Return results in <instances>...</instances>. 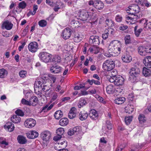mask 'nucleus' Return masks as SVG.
<instances>
[{"label": "nucleus", "instance_id": "nucleus-1", "mask_svg": "<svg viewBox=\"0 0 151 151\" xmlns=\"http://www.w3.org/2000/svg\"><path fill=\"white\" fill-rule=\"evenodd\" d=\"M128 10L130 12L129 13L128 12V13L132 14V16H128L127 17H126L127 20L131 19L134 20L135 19H138L142 16L140 14H137L138 13L140 12V8L137 4H134L132 5L129 7Z\"/></svg>", "mask_w": 151, "mask_h": 151}, {"label": "nucleus", "instance_id": "nucleus-2", "mask_svg": "<svg viewBox=\"0 0 151 151\" xmlns=\"http://www.w3.org/2000/svg\"><path fill=\"white\" fill-rule=\"evenodd\" d=\"M140 69L136 67L132 68L129 72V81L132 83L136 81L140 73Z\"/></svg>", "mask_w": 151, "mask_h": 151}, {"label": "nucleus", "instance_id": "nucleus-3", "mask_svg": "<svg viewBox=\"0 0 151 151\" xmlns=\"http://www.w3.org/2000/svg\"><path fill=\"white\" fill-rule=\"evenodd\" d=\"M115 67L114 62L111 59L106 60L103 63V68L107 71H110Z\"/></svg>", "mask_w": 151, "mask_h": 151}, {"label": "nucleus", "instance_id": "nucleus-4", "mask_svg": "<svg viewBox=\"0 0 151 151\" xmlns=\"http://www.w3.org/2000/svg\"><path fill=\"white\" fill-rule=\"evenodd\" d=\"M110 78L109 79V82L114 83V84L116 86H121L124 83V79L120 76L118 75L116 77H114L113 78Z\"/></svg>", "mask_w": 151, "mask_h": 151}, {"label": "nucleus", "instance_id": "nucleus-5", "mask_svg": "<svg viewBox=\"0 0 151 151\" xmlns=\"http://www.w3.org/2000/svg\"><path fill=\"white\" fill-rule=\"evenodd\" d=\"M40 58L43 62L47 63L51 62L52 55L45 52H41L39 54Z\"/></svg>", "mask_w": 151, "mask_h": 151}, {"label": "nucleus", "instance_id": "nucleus-6", "mask_svg": "<svg viewBox=\"0 0 151 151\" xmlns=\"http://www.w3.org/2000/svg\"><path fill=\"white\" fill-rule=\"evenodd\" d=\"M90 44H93L94 46H97L100 43L99 37L98 36H91L89 40Z\"/></svg>", "mask_w": 151, "mask_h": 151}, {"label": "nucleus", "instance_id": "nucleus-7", "mask_svg": "<svg viewBox=\"0 0 151 151\" xmlns=\"http://www.w3.org/2000/svg\"><path fill=\"white\" fill-rule=\"evenodd\" d=\"M36 124V122L33 119H27L25 122V126L27 128H32L34 127Z\"/></svg>", "mask_w": 151, "mask_h": 151}, {"label": "nucleus", "instance_id": "nucleus-8", "mask_svg": "<svg viewBox=\"0 0 151 151\" xmlns=\"http://www.w3.org/2000/svg\"><path fill=\"white\" fill-rule=\"evenodd\" d=\"M28 48L30 51L35 52L38 49V44L35 42H31L29 44Z\"/></svg>", "mask_w": 151, "mask_h": 151}, {"label": "nucleus", "instance_id": "nucleus-9", "mask_svg": "<svg viewBox=\"0 0 151 151\" xmlns=\"http://www.w3.org/2000/svg\"><path fill=\"white\" fill-rule=\"evenodd\" d=\"M111 44V46L114 48L116 50L120 52L122 47L120 42L118 40H115Z\"/></svg>", "mask_w": 151, "mask_h": 151}, {"label": "nucleus", "instance_id": "nucleus-10", "mask_svg": "<svg viewBox=\"0 0 151 151\" xmlns=\"http://www.w3.org/2000/svg\"><path fill=\"white\" fill-rule=\"evenodd\" d=\"M80 17L82 21H86L90 17L89 13L85 10L81 11L80 13Z\"/></svg>", "mask_w": 151, "mask_h": 151}, {"label": "nucleus", "instance_id": "nucleus-11", "mask_svg": "<svg viewBox=\"0 0 151 151\" xmlns=\"http://www.w3.org/2000/svg\"><path fill=\"white\" fill-rule=\"evenodd\" d=\"M26 136L29 139H32L37 138L38 136V132L35 131L31 130L26 133Z\"/></svg>", "mask_w": 151, "mask_h": 151}, {"label": "nucleus", "instance_id": "nucleus-12", "mask_svg": "<svg viewBox=\"0 0 151 151\" xmlns=\"http://www.w3.org/2000/svg\"><path fill=\"white\" fill-rule=\"evenodd\" d=\"M88 116L93 120H96L98 119V114L97 111L94 109L91 110L89 112Z\"/></svg>", "mask_w": 151, "mask_h": 151}, {"label": "nucleus", "instance_id": "nucleus-13", "mask_svg": "<svg viewBox=\"0 0 151 151\" xmlns=\"http://www.w3.org/2000/svg\"><path fill=\"white\" fill-rule=\"evenodd\" d=\"M140 23L144 24V27L147 30L150 29L151 31V22H149L146 19H141L140 21Z\"/></svg>", "mask_w": 151, "mask_h": 151}, {"label": "nucleus", "instance_id": "nucleus-14", "mask_svg": "<svg viewBox=\"0 0 151 151\" xmlns=\"http://www.w3.org/2000/svg\"><path fill=\"white\" fill-rule=\"evenodd\" d=\"M71 34L70 29L68 28H66L64 30L62 33L63 37L65 40L67 39L70 37Z\"/></svg>", "mask_w": 151, "mask_h": 151}, {"label": "nucleus", "instance_id": "nucleus-15", "mask_svg": "<svg viewBox=\"0 0 151 151\" xmlns=\"http://www.w3.org/2000/svg\"><path fill=\"white\" fill-rule=\"evenodd\" d=\"M41 136L43 140L47 141L50 139L51 134L50 132L47 131L42 132Z\"/></svg>", "mask_w": 151, "mask_h": 151}, {"label": "nucleus", "instance_id": "nucleus-16", "mask_svg": "<svg viewBox=\"0 0 151 151\" xmlns=\"http://www.w3.org/2000/svg\"><path fill=\"white\" fill-rule=\"evenodd\" d=\"M139 54L142 56H145L149 52L147 51L146 48L142 46H139L137 49Z\"/></svg>", "mask_w": 151, "mask_h": 151}, {"label": "nucleus", "instance_id": "nucleus-17", "mask_svg": "<svg viewBox=\"0 0 151 151\" xmlns=\"http://www.w3.org/2000/svg\"><path fill=\"white\" fill-rule=\"evenodd\" d=\"M63 69V68L58 66H53L50 68V71L52 73H60Z\"/></svg>", "mask_w": 151, "mask_h": 151}, {"label": "nucleus", "instance_id": "nucleus-18", "mask_svg": "<svg viewBox=\"0 0 151 151\" xmlns=\"http://www.w3.org/2000/svg\"><path fill=\"white\" fill-rule=\"evenodd\" d=\"M122 60L124 62L129 63L132 60V58L128 53H126L122 55Z\"/></svg>", "mask_w": 151, "mask_h": 151}, {"label": "nucleus", "instance_id": "nucleus-19", "mask_svg": "<svg viewBox=\"0 0 151 151\" xmlns=\"http://www.w3.org/2000/svg\"><path fill=\"white\" fill-rule=\"evenodd\" d=\"M143 62L145 66L148 68H151V57L148 56L145 57Z\"/></svg>", "mask_w": 151, "mask_h": 151}, {"label": "nucleus", "instance_id": "nucleus-20", "mask_svg": "<svg viewBox=\"0 0 151 151\" xmlns=\"http://www.w3.org/2000/svg\"><path fill=\"white\" fill-rule=\"evenodd\" d=\"M35 93L39 95L40 97H42L44 95L42 94L43 91L42 86L34 87Z\"/></svg>", "mask_w": 151, "mask_h": 151}, {"label": "nucleus", "instance_id": "nucleus-21", "mask_svg": "<svg viewBox=\"0 0 151 151\" xmlns=\"http://www.w3.org/2000/svg\"><path fill=\"white\" fill-rule=\"evenodd\" d=\"M94 3V7L97 9L101 10L104 7V4L101 1L96 0Z\"/></svg>", "mask_w": 151, "mask_h": 151}, {"label": "nucleus", "instance_id": "nucleus-22", "mask_svg": "<svg viewBox=\"0 0 151 151\" xmlns=\"http://www.w3.org/2000/svg\"><path fill=\"white\" fill-rule=\"evenodd\" d=\"M76 116V109L75 107H72L69 111L68 116L70 119H73L75 118Z\"/></svg>", "mask_w": 151, "mask_h": 151}, {"label": "nucleus", "instance_id": "nucleus-23", "mask_svg": "<svg viewBox=\"0 0 151 151\" xmlns=\"http://www.w3.org/2000/svg\"><path fill=\"white\" fill-rule=\"evenodd\" d=\"M38 99L35 96H32L29 99L30 106L32 105L35 106L37 104Z\"/></svg>", "mask_w": 151, "mask_h": 151}, {"label": "nucleus", "instance_id": "nucleus-24", "mask_svg": "<svg viewBox=\"0 0 151 151\" xmlns=\"http://www.w3.org/2000/svg\"><path fill=\"white\" fill-rule=\"evenodd\" d=\"M109 48V53H111V55L113 56H117L120 53V52H117L114 48L111 46V44L110 45Z\"/></svg>", "mask_w": 151, "mask_h": 151}, {"label": "nucleus", "instance_id": "nucleus-25", "mask_svg": "<svg viewBox=\"0 0 151 151\" xmlns=\"http://www.w3.org/2000/svg\"><path fill=\"white\" fill-rule=\"evenodd\" d=\"M5 128L8 130L9 132L13 131L14 129V125L12 123L9 122L4 126Z\"/></svg>", "mask_w": 151, "mask_h": 151}, {"label": "nucleus", "instance_id": "nucleus-26", "mask_svg": "<svg viewBox=\"0 0 151 151\" xmlns=\"http://www.w3.org/2000/svg\"><path fill=\"white\" fill-rule=\"evenodd\" d=\"M88 113L85 111H81L79 113V119L82 121L85 120L88 116Z\"/></svg>", "mask_w": 151, "mask_h": 151}, {"label": "nucleus", "instance_id": "nucleus-27", "mask_svg": "<svg viewBox=\"0 0 151 151\" xmlns=\"http://www.w3.org/2000/svg\"><path fill=\"white\" fill-rule=\"evenodd\" d=\"M11 121L14 123H18L21 120L20 117L16 115H14L11 118Z\"/></svg>", "mask_w": 151, "mask_h": 151}, {"label": "nucleus", "instance_id": "nucleus-28", "mask_svg": "<svg viewBox=\"0 0 151 151\" xmlns=\"http://www.w3.org/2000/svg\"><path fill=\"white\" fill-rule=\"evenodd\" d=\"M17 139L18 142L22 144H25L27 142V140L25 137L23 136L19 135L18 136Z\"/></svg>", "mask_w": 151, "mask_h": 151}, {"label": "nucleus", "instance_id": "nucleus-29", "mask_svg": "<svg viewBox=\"0 0 151 151\" xmlns=\"http://www.w3.org/2000/svg\"><path fill=\"white\" fill-rule=\"evenodd\" d=\"M3 26L6 29L9 30L11 29L12 28L13 24L10 22L6 21L3 23Z\"/></svg>", "mask_w": 151, "mask_h": 151}, {"label": "nucleus", "instance_id": "nucleus-30", "mask_svg": "<svg viewBox=\"0 0 151 151\" xmlns=\"http://www.w3.org/2000/svg\"><path fill=\"white\" fill-rule=\"evenodd\" d=\"M110 73H111V76H108L107 77V78L108 80L109 81V79L110 78H113L114 77H116L117 74V71L115 69H113L111 70Z\"/></svg>", "mask_w": 151, "mask_h": 151}, {"label": "nucleus", "instance_id": "nucleus-31", "mask_svg": "<svg viewBox=\"0 0 151 151\" xmlns=\"http://www.w3.org/2000/svg\"><path fill=\"white\" fill-rule=\"evenodd\" d=\"M142 73L145 77H148L151 74V71L150 69L144 67L143 68Z\"/></svg>", "mask_w": 151, "mask_h": 151}, {"label": "nucleus", "instance_id": "nucleus-32", "mask_svg": "<svg viewBox=\"0 0 151 151\" xmlns=\"http://www.w3.org/2000/svg\"><path fill=\"white\" fill-rule=\"evenodd\" d=\"M106 91L109 94H112L114 92L115 89L112 85H110L107 87Z\"/></svg>", "mask_w": 151, "mask_h": 151}, {"label": "nucleus", "instance_id": "nucleus-33", "mask_svg": "<svg viewBox=\"0 0 151 151\" xmlns=\"http://www.w3.org/2000/svg\"><path fill=\"white\" fill-rule=\"evenodd\" d=\"M68 123V120L66 118L61 119L59 122V124L61 126H65L67 125Z\"/></svg>", "mask_w": 151, "mask_h": 151}, {"label": "nucleus", "instance_id": "nucleus-34", "mask_svg": "<svg viewBox=\"0 0 151 151\" xmlns=\"http://www.w3.org/2000/svg\"><path fill=\"white\" fill-rule=\"evenodd\" d=\"M125 101V99L123 97H119L116 99L114 100L115 104H122Z\"/></svg>", "mask_w": 151, "mask_h": 151}, {"label": "nucleus", "instance_id": "nucleus-35", "mask_svg": "<svg viewBox=\"0 0 151 151\" xmlns=\"http://www.w3.org/2000/svg\"><path fill=\"white\" fill-rule=\"evenodd\" d=\"M8 74L7 71L4 68L0 69V78H4L6 77Z\"/></svg>", "mask_w": 151, "mask_h": 151}, {"label": "nucleus", "instance_id": "nucleus-36", "mask_svg": "<svg viewBox=\"0 0 151 151\" xmlns=\"http://www.w3.org/2000/svg\"><path fill=\"white\" fill-rule=\"evenodd\" d=\"M105 31H106V32L107 33L109 36L111 37L114 35L115 33L114 29L111 28H108L106 29Z\"/></svg>", "mask_w": 151, "mask_h": 151}, {"label": "nucleus", "instance_id": "nucleus-37", "mask_svg": "<svg viewBox=\"0 0 151 151\" xmlns=\"http://www.w3.org/2000/svg\"><path fill=\"white\" fill-rule=\"evenodd\" d=\"M125 112L127 113H131L134 111V109L130 105H128L125 108Z\"/></svg>", "mask_w": 151, "mask_h": 151}, {"label": "nucleus", "instance_id": "nucleus-38", "mask_svg": "<svg viewBox=\"0 0 151 151\" xmlns=\"http://www.w3.org/2000/svg\"><path fill=\"white\" fill-rule=\"evenodd\" d=\"M63 115L62 112L60 110H58L55 113L54 117L57 119H59L60 118L62 117Z\"/></svg>", "mask_w": 151, "mask_h": 151}, {"label": "nucleus", "instance_id": "nucleus-39", "mask_svg": "<svg viewBox=\"0 0 151 151\" xmlns=\"http://www.w3.org/2000/svg\"><path fill=\"white\" fill-rule=\"evenodd\" d=\"M89 51L95 54H97L99 52V48L97 46H93V47L89 48Z\"/></svg>", "mask_w": 151, "mask_h": 151}, {"label": "nucleus", "instance_id": "nucleus-40", "mask_svg": "<svg viewBox=\"0 0 151 151\" xmlns=\"http://www.w3.org/2000/svg\"><path fill=\"white\" fill-rule=\"evenodd\" d=\"M86 104V101L83 99L81 98L79 100L78 106L79 108H81L85 106Z\"/></svg>", "mask_w": 151, "mask_h": 151}, {"label": "nucleus", "instance_id": "nucleus-41", "mask_svg": "<svg viewBox=\"0 0 151 151\" xmlns=\"http://www.w3.org/2000/svg\"><path fill=\"white\" fill-rule=\"evenodd\" d=\"M105 23L109 27H113L114 25V22L110 19H106L105 21Z\"/></svg>", "mask_w": 151, "mask_h": 151}, {"label": "nucleus", "instance_id": "nucleus-42", "mask_svg": "<svg viewBox=\"0 0 151 151\" xmlns=\"http://www.w3.org/2000/svg\"><path fill=\"white\" fill-rule=\"evenodd\" d=\"M74 41L76 42H79L82 40V37L80 36L79 34L76 33L74 36Z\"/></svg>", "mask_w": 151, "mask_h": 151}, {"label": "nucleus", "instance_id": "nucleus-43", "mask_svg": "<svg viewBox=\"0 0 151 151\" xmlns=\"http://www.w3.org/2000/svg\"><path fill=\"white\" fill-rule=\"evenodd\" d=\"M137 26H135L134 28V31L135 35L137 37H138L139 36L140 33L142 31L143 29H142L140 28L137 29Z\"/></svg>", "mask_w": 151, "mask_h": 151}, {"label": "nucleus", "instance_id": "nucleus-44", "mask_svg": "<svg viewBox=\"0 0 151 151\" xmlns=\"http://www.w3.org/2000/svg\"><path fill=\"white\" fill-rule=\"evenodd\" d=\"M139 122L141 123L145 122L146 121V119L145 116L142 114H140L138 117Z\"/></svg>", "mask_w": 151, "mask_h": 151}, {"label": "nucleus", "instance_id": "nucleus-45", "mask_svg": "<svg viewBox=\"0 0 151 151\" xmlns=\"http://www.w3.org/2000/svg\"><path fill=\"white\" fill-rule=\"evenodd\" d=\"M61 61L60 57L56 55L51 60V62H53L55 63H60Z\"/></svg>", "mask_w": 151, "mask_h": 151}, {"label": "nucleus", "instance_id": "nucleus-46", "mask_svg": "<svg viewBox=\"0 0 151 151\" xmlns=\"http://www.w3.org/2000/svg\"><path fill=\"white\" fill-rule=\"evenodd\" d=\"M43 83L39 79H37L36 80L34 84V87L42 86Z\"/></svg>", "mask_w": 151, "mask_h": 151}, {"label": "nucleus", "instance_id": "nucleus-47", "mask_svg": "<svg viewBox=\"0 0 151 151\" xmlns=\"http://www.w3.org/2000/svg\"><path fill=\"white\" fill-rule=\"evenodd\" d=\"M72 129L73 130V132L74 134H78L79 133V132L81 131V129L80 128V127L78 126L75 127L73 129Z\"/></svg>", "mask_w": 151, "mask_h": 151}, {"label": "nucleus", "instance_id": "nucleus-48", "mask_svg": "<svg viewBox=\"0 0 151 151\" xmlns=\"http://www.w3.org/2000/svg\"><path fill=\"white\" fill-rule=\"evenodd\" d=\"M26 3L24 1H23L19 3L18 7L19 9H23L26 7Z\"/></svg>", "mask_w": 151, "mask_h": 151}, {"label": "nucleus", "instance_id": "nucleus-49", "mask_svg": "<svg viewBox=\"0 0 151 151\" xmlns=\"http://www.w3.org/2000/svg\"><path fill=\"white\" fill-rule=\"evenodd\" d=\"M64 132V130L63 128L61 127L57 129L56 130V133L57 135H59L61 136Z\"/></svg>", "mask_w": 151, "mask_h": 151}, {"label": "nucleus", "instance_id": "nucleus-50", "mask_svg": "<svg viewBox=\"0 0 151 151\" xmlns=\"http://www.w3.org/2000/svg\"><path fill=\"white\" fill-rule=\"evenodd\" d=\"M42 88L43 91L44 92L49 91L50 89V87L48 85L44 83H43V85L42 86Z\"/></svg>", "mask_w": 151, "mask_h": 151}, {"label": "nucleus", "instance_id": "nucleus-51", "mask_svg": "<svg viewBox=\"0 0 151 151\" xmlns=\"http://www.w3.org/2000/svg\"><path fill=\"white\" fill-rule=\"evenodd\" d=\"M58 2H56V4L55 5V8H54V10L55 12H57L58 10L60 9L59 6L61 5L63 6L64 5V4L61 2H60L58 3Z\"/></svg>", "mask_w": 151, "mask_h": 151}, {"label": "nucleus", "instance_id": "nucleus-52", "mask_svg": "<svg viewBox=\"0 0 151 151\" xmlns=\"http://www.w3.org/2000/svg\"><path fill=\"white\" fill-rule=\"evenodd\" d=\"M132 116L127 117L125 118V121L126 124L128 125L132 121Z\"/></svg>", "mask_w": 151, "mask_h": 151}, {"label": "nucleus", "instance_id": "nucleus-53", "mask_svg": "<svg viewBox=\"0 0 151 151\" xmlns=\"http://www.w3.org/2000/svg\"><path fill=\"white\" fill-rule=\"evenodd\" d=\"M15 113L19 116H23L24 115L23 111L21 110L18 109L15 111Z\"/></svg>", "mask_w": 151, "mask_h": 151}, {"label": "nucleus", "instance_id": "nucleus-54", "mask_svg": "<svg viewBox=\"0 0 151 151\" xmlns=\"http://www.w3.org/2000/svg\"><path fill=\"white\" fill-rule=\"evenodd\" d=\"M39 26L41 27H44L47 24V22L46 21L42 20L39 22H38Z\"/></svg>", "mask_w": 151, "mask_h": 151}, {"label": "nucleus", "instance_id": "nucleus-55", "mask_svg": "<svg viewBox=\"0 0 151 151\" xmlns=\"http://www.w3.org/2000/svg\"><path fill=\"white\" fill-rule=\"evenodd\" d=\"M21 103L23 105L30 106L29 101H28L24 99L23 98L22 99Z\"/></svg>", "mask_w": 151, "mask_h": 151}, {"label": "nucleus", "instance_id": "nucleus-56", "mask_svg": "<svg viewBox=\"0 0 151 151\" xmlns=\"http://www.w3.org/2000/svg\"><path fill=\"white\" fill-rule=\"evenodd\" d=\"M124 40L126 44H129L131 43L130 37L129 35H127L124 37Z\"/></svg>", "mask_w": 151, "mask_h": 151}, {"label": "nucleus", "instance_id": "nucleus-57", "mask_svg": "<svg viewBox=\"0 0 151 151\" xmlns=\"http://www.w3.org/2000/svg\"><path fill=\"white\" fill-rule=\"evenodd\" d=\"M27 72L24 70H22L19 73V75L20 77L22 78H24L26 76Z\"/></svg>", "mask_w": 151, "mask_h": 151}, {"label": "nucleus", "instance_id": "nucleus-58", "mask_svg": "<svg viewBox=\"0 0 151 151\" xmlns=\"http://www.w3.org/2000/svg\"><path fill=\"white\" fill-rule=\"evenodd\" d=\"M38 6L37 5L34 4L33 6V11L32 12H31V14L34 15L36 13L37 10L38 9Z\"/></svg>", "mask_w": 151, "mask_h": 151}, {"label": "nucleus", "instance_id": "nucleus-59", "mask_svg": "<svg viewBox=\"0 0 151 151\" xmlns=\"http://www.w3.org/2000/svg\"><path fill=\"white\" fill-rule=\"evenodd\" d=\"M79 23V22L78 21H76L74 19H73L72 20L70 23V24L71 25H73V26H74V25H75V27L76 26V25H77V26H78V24Z\"/></svg>", "mask_w": 151, "mask_h": 151}, {"label": "nucleus", "instance_id": "nucleus-60", "mask_svg": "<svg viewBox=\"0 0 151 151\" xmlns=\"http://www.w3.org/2000/svg\"><path fill=\"white\" fill-rule=\"evenodd\" d=\"M96 98L97 99V100L100 102H101L103 104L105 103V101H104L103 99L101 97L99 96V95H96Z\"/></svg>", "mask_w": 151, "mask_h": 151}, {"label": "nucleus", "instance_id": "nucleus-61", "mask_svg": "<svg viewBox=\"0 0 151 151\" xmlns=\"http://www.w3.org/2000/svg\"><path fill=\"white\" fill-rule=\"evenodd\" d=\"M106 124L107 126V128L110 130L111 129L112 126L109 121H106Z\"/></svg>", "mask_w": 151, "mask_h": 151}, {"label": "nucleus", "instance_id": "nucleus-62", "mask_svg": "<svg viewBox=\"0 0 151 151\" xmlns=\"http://www.w3.org/2000/svg\"><path fill=\"white\" fill-rule=\"evenodd\" d=\"M76 1H69L68 2V5L69 6L72 5L73 7H75L76 5Z\"/></svg>", "mask_w": 151, "mask_h": 151}, {"label": "nucleus", "instance_id": "nucleus-63", "mask_svg": "<svg viewBox=\"0 0 151 151\" xmlns=\"http://www.w3.org/2000/svg\"><path fill=\"white\" fill-rule=\"evenodd\" d=\"M122 17L120 15H118L115 17V19L116 21L118 22H120L122 20Z\"/></svg>", "mask_w": 151, "mask_h": 151}, {"label": "nucleus", "instance_id": "nucleus-64", "mask_svg": "<svg viewBox=\"0 0 151 151\" xmlns=\"http://www.w3.org/2000/svg\"><path fill=\"white\" fill-rule=\"evenodd\" d=\"M128 27L127 25H121L119 27V29L121 30H124L127 29Z\"/></svg>", "mask_w": 151, "mask_h": 151}]
</instances>
